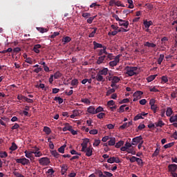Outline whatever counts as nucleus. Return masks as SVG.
<instances>
[{
    "mask_svg": "<svg viewBox=\"0 0 177 177\" xmlns=\"http://www.w3.org/2000/svg\"><path fill=\"white\" fill-rule=\"evenodd\" d=\"M39 163L43 167H46V165H49V164H50V159L48 157L41 158L39 159Z\"/></svg>",
    "mask_w": 177,
    "mask_h": 177,
    "instance_id": "nucleus-3",
    "label": "nucleus"
},
{
    "mask_svg": "<svg viewBox=\"0 0 177 177\" xmlns=\"http://www.w3.org/2000/svg\"><path fill=\"white\" fill-rule=\"evenodd\" d=\"M82 146V149L81 151H85V150H86V149H88V145H86V144H81Z\"/></svg>",
    "mask_w": 177,
    "mask_h": 177,
    "instance_id": "nucleus-56",
    "label": "nucleus"
},
{
    "mask_svg": "<svg viewBox=\"0 0 177 177\" xmlns=\"http://www.w3.org/2000/svg\"><path fill=\"white\" fill-rule=\"evenodd\" d=\"M78 84H79V82L77 79H73L72 81H71V85L72 86H78Z\"/></svg>",
    "mask_w": 177,
    "mask_h": 177,
    "instance_id": "nucleus-31",
    "label": "nucleus"
},
{
    "mask_svg": "<svg viewBox=\"0 0 177 177\" xmlns=\"http://www.w3.org/2000/svg\"><path fill=\"white\" fill-rule=\"evenodd\" d=\"M136 160H138V158H136V156H132L129 158L130 162H136Z\"/></svg>",
    "mask_w": 177,
    "mask_h": 177,
    "instance_id": "nucleus-63",
    "label": "nucleus"
},
{
    "mask_svg": "<svg viewBox=\"0 0 177 177\" xmlns=\"http://www.w3.org/2000/svg\"><path fill=\"white\" fill-rule=\"evenodd\" d=\"M164 60V55L160 54L159 58L158 59V64H161Z\"/></svg>",
    "mask_w": 177,
    "mask_h": 177,
    "instance_id": "nucleus-40",
    "label": "nucleus"
},
{
    "mask_svg": "<svg viewBox=\"0 0 177 177\" xmlns=\"http://www.w3.org/2000/svg\"><path fill=\"white\" fill-rule=\"evenodd\" d=\"M37 30H38V31L41 32V34H44V32H48V29H46V28H38Z\"/></svg>",
    "mask_w": 177,
    "mask_h": 177,
    "instance_id": "nucleus-54",
    "label": "nucleus"
},
{
    "mask_svg": "<svg viewBox=\"0 0 177 177\" xmlns=\"http://www.w3.org/2000/svg\"><path fill=\"white\" fill-rule=\"evenodd\" d=\"M174 146V142H170L164 145V149H169Z\"/></svg>",
    "mask_w": 177,
    "mask_h": 177,
    "instance_id": "nucleus-53",
    "label": "nucleus"
},
{
    "mask_svg": "<svg viewBox=\"0 0 177 177\" xmlns=\"http://www.w3.org/2000/svg\"><path fill=\"white\" fill-rule=\"evenodd\" d=\"M54 100L55 102H58L59 104H62V103H63V98L60 97H55Z\"/></svg>",
    "mask_w": 177,
    "mask_h": 177,
    "instance_id": "nucleus-36",
    "label": "nucleus"
},
{
    "mask_svg": "<svg viewBox=\"0 0 177 177\" xmlns=\"http://www.w3.org/2000/svg\"><path fill=\"white\" fill-rule=\"evenodd\" d=\"M155 125L156 127H160V128H162V127H164V125H165V123H164V122H162V120H159L158 121V122H155Z\"/></svg>",
    "mask_w": 177,
    "mask_h": 177,
    "instance_id": "nucleus-20",
    "label": "nucleus"
},
{
    "mask_svg": "<svg viewBox=\"0 0 177 177\" xmlns=\"http://www.w3.org/2000/svg\"><path fill=\"white\" fill-rule=\"evenodd\" d=\"M93 148L88 147L86 149H85V151H83V153H86V156L87 157H91L93 153Z\"/></svg>",
    "mask_w": 177,
    "mask_h": 177,
    "instance_id": "nucleus-9",
    "label": "nucleus"
},
{
    "mask_svg": "<svg viewBox=\"0 0 177 177\" xmlns=\"http://www.w3.org/2000/svg\"><path fill=\"white\" fill-rule=\"evenodd\" d=\"M41 71H42V68H36L33 70V73H36V74L41 73Z\"/></svg>",
    "mask_w": 177,
    "mask_h": 177,
    "instance_id": "nucleus-61",
    "label": "nucleus"
},
{
    "mask_svg": "<svg viewBox=\"0 0 177 177\" xmlns=\"http://www.w3.org/2000/svg\"><path fill=\"white\" fill-rule=\"evenodd\" d=\"M92 30H93V31L88 35L89 38H93V37H95V34H96V32L97 31V28H92Z\"/></svg>",
    "mask_w": 177,
    "mask_h": 177,
    "instance_id": "nucleus-24",
    "label": "nucleus"
},
{
    "mask_svg": "<svg viewBox=\"0 0 177 177\" xmlns=\"http://www.w3.org/2000/svg\"><path fill=\"white\" fill-rule=\"evenodd\" d=\"M66 145H62L58 149L59 153H64V149H66Z\"/></svg>",
    "mask_w": 177,
    "mask_h": 177,
    "instance_id": "nucleus-42",
    "label": "nucleus"
},
{
    "mask_svg": "<svg viewBox=\"0 0 177 177\" xmlns=\"http://www.w3.org/2000/svg\"><path fill=\"white\" fill-rule=\"evenodd\" d=\"M93 146H99L100 145V140H95V142H93Z\"/></svg>",
    "mask_w": 177,
    "mask_h": 177,
    "instance_id": "nucleus-64",
    "label": "nucleus"
},
{
    "mask_svg": "<svg viewBox=\"0 0 177 177\" xmlns=\"http://www.w3.org/2000/svg\"><path fill=\"white\" fill-rule=\"evenodd\" d=\"M125 74L129 77H133V75H138V67L137 66H126L124 68Z\"/></svg>",
    "mask_w": 177,
    "mask_h": 177,
    "instance_id": "nucleus-1",
    "label": "nucleus"
},
{
    "mask_svg": "<svg viewBox=\"0 0 177 177\" xmlns=\"http://www.w3.org/2000/svg\"><path fill=\"white\" fill-rule=\"evenodd\" d=\"M108 73L109 68H104L103 69L99 71L98 74H100L101 75H107Z\"/></svg>",
    "mask_w": 177,
    "mask_h": 177,
    "instance_id": "nucleus-15",
    "label": "nucleus"
},
{
    "mask_svg": "<svg viewBox=\"0 0 177 177\" xmlns=\"http://www.w3.org/2000/svg\"><path fill=\"white\" fill-rule=\"evenodd\" d=\"M142 95H143V92L138 91L133 93V97H138V99L142 98Z\"/></svg>",
    "mask_w": 177,
    "mask_h": 177,
    "instance_id": "nucleus-16",
    "label": "nucleus"
},
{
    "mask_svg": "<svg viewBox=\"0 0 177 177\" xmlns=\"http://www.w3.org/2000/svg\"><path fill=\"white\" fill-rule=\"evenodd\" d=\"M41 47L42 46H41V44H35L32 50L35 52V53H39V49H41Z\"/></svg>",
    "mask_w": 177,
    "mask_h": 177,
    "instance_id": "nucleus-14",
    "label": "nucleus"
},
{
    "mask_svg": "<svg viewBox=\"0 0 177 177\" xmlns=\"http://www.w3.org/2000/svg\"><path fill=\"white\" fill-rule=\"evenodd\" d=\"M115 92V89L114 88H110L109 90L107 91L106 92V96H110L111 93H114Z\"/></svg>",
    "mask_w": 177,
    "mask_h": 177,
    "instance_id": "nucleus-50",
    "label": "nucleus"
},
{
    "mask_svg": "<svg viewBox=\"0 0 177 177\" xmlns=\"http://www.w3.org/2000/svg\"><path fill=\"white\" fill-rule=\"evenodd\" d=\"M138 164V165H140V167H143V160L139 158H137V160L136 161Z\"/></svg>",
    "mask_w": 177,
    "mask_h": 177,
    "instance_id": "nucleus-43",
    "label": "nucleus"
},
{
    "mask_svg": "<svg viewBox=\"0 0 177 177\" xmlns=\"http://www.w3.org/2000/svg\"><path fill=\"white\" fill-rule=\"evenodd\" d=\"M42 156V152L41 151H35V157H41Z\"/></svg>",
    "mask_w": 177,
    "mask_h": 177,
    "instance_id": "nucleus-62",
    "label": "nucleus"
},
{
    "mask_svg": "<svg viewBox=\"0 0 177 177\" xmlns=\"http://www.w3.org/2000/svg\"><path fill=\"white\" fill-rule=\"evenodd\" d=\"M93 44L94 46L93 49H97L99 48H104V46H103V45L102 44H99L97 42H96L95 41H94L93 42Z\"/></svg>",
    "mask_w": 177,
    "mask_h": 177,
    "instance_id": "nucleus-21",
    "label": "nucleus"
},
{
    "mask_svg": "<svg viewBox=\"0 0 177 177\" xmlns=\"http://www.w3.org/2000/svg\"><path fill=\"white\" fill-rule=\"evenodd\" d=\"M167 168H168L169 172H170L171 174H174L176 172L177 165L176 164L169 165Z\"/></svg>",
    "mask_w": 177,
    "mask_h": 177,
    "instance_id": "nucleus-8",
    "label": "nucleus"
},
{
    "mask_svg": "<svg viewBox=\"0 0 177 177\" xmlns=\"http://www.w3.org/2000/svg\"><path fill=\"white\" fill-rule=\"evenodd\" d=\"M144 26L145 27V28H149L150 26H153V21H144Z\"/></svg>",
    "mask_w": 177,
    "mask_h": 177,
    "instance_id": "nucleus-22",
    "label": "nucleus"
},
{
    "mask_svg": "<svg viewBox=\"0 0 177 177\" xmlns=\"http://www.w3.org/2000/svg\"><path fill=\"white\" fill-rule=\"evenodd\" d=\"M162 82L161 84H167L168 82V77L164 75L161 77Z\"/></svg>",
    "mask_w": 177,
    "mask_h": 177,
    "instance_id": "nucleus-39",
    "label": "nucleus"
},
{
    "mask_svg": "<svg viewBox=\"0 0 177 177\" xmlns=\"http://www.w3.org/2000/svg\"><path fill=\"white\" fill-rule=\"evenodd\" d=\"M55 80H59L62 77V73L59 71H57L53 75Z\"/></svg>",
    "mask_w": 177,
    "mask_h": 177,
    "instance_id": "nucleus-32",
    "label": "nucleus"
},
{
    "mask_svg": "<svg viewBox=\"0 0 177 177\" xmlns=\"http://www.w3.org/2000/svg\"><path fill=\"white\" fill-rule=\"evenodd\" d=\"M104 115H106V113H100L98 115H97V117L100 120H102V118H104Z\"/></svg>",
    "mask_w": 177,
    "mask_h": 177,
    "instance_id": "nucleus-59",
    "label": "nucleus"
},
{
    "mask_svg": "<svg viewBox=\"0 0 177 177\" xmlns=\"http://www.w3.org/2000/svg\"><path fill=\"white\" fill-rule=\"evenodd\" d=\"M70 41H71V37L67 36V37H65L62 39V41L63 42H65L66 44L70 42Z\"/></svg>",
    "mask_w": 177,
    "mask_h": 177,
    "instance_id": "nucleus-45",
    "label": "nucleus"
},
{
    "mask_svg": "<svg viewBox=\"0 0 177 177\" xmlns=\"http://www.w3.org/2000/svg\"><path fill=\"white\" fill-rule=\"evenodd\" d=\"M106 60H113V59H115L114 58V55L111 53H107V54H106Z\"/></svg>",
    "mask_w": 177,
    "mask_h": 177,
    "instance_id": "nucleus-25",
    "label": "nucleus"
},
{
    "mask_svg": "<svg viewBox=\"0 0 177 177\" xmlns=\"http://www.w3.org/2000/svg\"><path fill=\"white\" fill-rule=\"evenodd\" d=\"M102 111H104V109L102 106H98L95 109V114H97V113H102Z\"/></svg>",
    "mask_w": 177,
    "mask_h": 177,
    "instance_id": "nucleus-49",
    "label": "nucleus"
},
{
    "mask_svg": "<svg viewBox=\"0 0 177 177\" xmlns=\"http://www.w3.org/2000/svg\"><path fill=\"white\" fill-rule=\"evenodd\" d=\"M107 162H109V164H114V162H115L116 164H120L121 162V160L119 158L113 156L108 158Z\"/></svg>",
    "mask_w": 177,
    "mask_h": 177,
    "instance_id": "nucleus-5",
    "label": "nucleus"
},
{
    "mask_svg": "<svg viewBox=\"0 0 177 177\" xmlns=\"http://www.w3.org/2000/svg\"><path fill=\"white\" fill-rule=\"evenodd\" d=\"M25 156L27 158H31V157H32V155L31 154V153H30V151H25Z\"/></svg>",
    "mask_w": 177,
    "mask_h": 177,
    "instance_id": "nucleus-52",
    "label": "nucleus"
},
{
    "mask_svg": "<svg viewBox=\"0 0 177 177\" xmlns=\"http://www.w3.org/2000/svg\"><path fill=\"white\" fill-rule=\"evenodd\" d=\"M112 82H115V84L120 82V78L117 76H114L112 79Z\"/></svg>",
    "mask_w": 177,
    "mask_h": 177,
    "instance_id": "nucleus-55",
    "label": "nucleus"
},
{
    "mask_svg": "<svg viewBox=\"0 0 177 177\" xmlns=\"http://www.w3.org/2000/svg\"><path fill=\"white\" fill-rule=\"evenodd\" d=\"M95 174L97 175L99 177H111L113 176V174L109 171H104L102 173V170H97L95 171Z\"/></svg>",
    "mask_w": 177,
    "mask_h": 177,
    "instance_id": "nucleus-2",
    "label": "nucleus"
},
{
    "mask_svg": "<svg viewBox=\"0 0 177 177\" xmlns=\"http://www.w3.org/2000/svg\"><path fill=\"white\" fill-rule=\"evenodd\" d=\"M82 16L84 19H88V18L91 17V13H89V12H84V13H82Z\"/></svg>",
    "mask_w": 177,
    "mask_h": 177,
    "instance_id": "nucleus-46",
    "label": "nucleus"
},
{
    "mask_svg": "<svg viewBox=\"0 0 177 177\" xmlns=\"http://www.w3.org/2000/svg\"><path fill=\"white\" fill-rule=\"evenodd\" d=\"M51 154L55 158H59V157H60V155H59V152H57L56 151H52Z\"/></svg>",
    "mask_w": 177,
    "mask_h": 177,
    "instance_id": "nucleus-37",
    "label": "nucleus"
},
{
    "mask_svg": "<svg viewBox=\"0 0 177 177\" xmlns=\"http://www.w3.org/2000/svg\"><path fill=\"white\" fill-rule=\"evenodd\" d=\"M102 75L97 73L95 77L97 81H98L99 82H104V77H103Z\"/></svg>",
    "mask_w": 177,
    "mask_h": 177,
    "instance_id": "nucleus-18",
    "label": "nucleus"
},
{
    "mask_svg": "<svg viewBox=\"0 0 177 177\" xmlns=\"http://www.w3.org/2000/svg\"><path fill=\"white\" fill-rule=\"evenodd\" d=\"M123 145H124V141L120 140L115 144V147H116V149H120L121 146H123Z\"/></svg>",
    "mask_w": 177,
    "mask_h": 177,
    "instance_id": "nucleus-35",
    "label": "nucleus"
},
{
    "mask_svg": "<svg viewBox=\"0 0 177 177\" xmlns=\"http://www.w3.org/2000/svg\"><path fill=\"white\" fill-rule=\"evenodd\" d=\"M120 63V55H117L113 61L109 62L110 67H115Z\"/></svg>",
    "mask_w": 177,
    "mask_h": 177,
    "instance_id": "nucleus-7",
    "label": "nucleus"
},
{
    "mask_svg": "<svg viewBox=\"0 0 177 177\" xmlns=\"http://www.w3.org/2000/svg\"><path fill=\"white\" fill-rule=\"evenodd\" d=\"M125 107H127L126 104L120 106V107L118 109V113H120V114H121V113H124L125 111Z\"/></svg>",
    "mask_w": 177,
    "mask_h": 177,
    "instance_id": "nucleus-27",
    "label": "nucleus"
},
{
    "mask_svg": "<svg viewBox=\"0 0 177 177\" xmlns=\"http://www.w3.org/2000/svg\"><path fill=\"white\" fill-rule=\"evenodd\" d=\"M134 121H138V120H143V117L140 113L138 114L136 116L133 118Z\"/></svg>",
    "mask_w": 177,
    "mask_h": 177,
    "instance_id": "nucleus-47",
    "label": "nucleus"
},
{
    "mask_svg": "<svg viewBox=\"0 0 177 177\" xmlns=\"http://www.w3.org/2000/svg\"><path fill=\"white\" fill-rule=\"evenodd\" d=\"M156 77H157V75H151L147 77V81L148 82H151V81H154V80H156Z\"/></svg>",
    "mask_w": 177,
    "mask_h": 177,
    "instance_id": "nucleus-26",
    "label": "nucleus"
},
{
    "mask_svg": "<svg viewBox=\"0 0 177 177\" xmlns=\"http://www.w3.org/2000/svg\"><path fill=\"white\" fill-rule=\"evenodd\" d=\"M158 109V106L156 104L151 105V109L153 111L154 113H157V109Z\"/></svg>",
    "mask_w": 177,
    "mask_h": 177,
    "instance_id": "nucleus-44",
    "label": "nucleus"
},
{
    "mask_svg": "<svg viewBox=\"0 0 177 177\" xmlns=\"http://www.w3.org/2000/svg\"><path fill=\"white\" fill-rule=\"evenodd\" d=\"M57 35H60V32H54L53 33V35H51L50 36V38H56V37H57Z\"/></svg>",
    "mask_w": 177,
    "mask_h": 177,
    "instance_id": "nucleus-57",
    "label": "nucleus"
},
{
    "mask_svg": "<svg viewBox=\"0 0 177 177\" xmlns=\"http://www.w3.org/2000/svg\"><path fill=\"white\" fill-rule=\"evenodd\" d=\"M150 92H160V90L157 89L156 86L153 87H149Z\"/></svg>",
    "mask_w": 177,
    "mask_h": 177,
    "instance_id": "nucleus-58",
    "label": "nucleus"
},
{
    "mask_svg": "<svg viewBox=\"0 0 177 177\" xmlns=\"http://www.w3.org/2000/svg\"><path fill=\"white\" fill-rule=\"evenodd\" d=\"M65 125H66V127H64L62 129L63 132H66V131H69V132H71L73 127L70 126V124L68 123H66Z\"/></svg>",
    "mask_w": 177,
    "mask_h": 177,
    "instance_id": "nucleus-17",
    "label": "nucleus"
},
{
    "mask_svg": "<svg viewBox=\"0 0 177 177\" xmlns=\"http://www.w3.org/2000/svg\"><path fill=\"white\" fill-rule=\"evenodd\" d=\"M144 46H147L148 48H156L157 45L154 43H150L149 41H147L144 44Z\"/></svg>",
    "mask_w": 177,
    "mask_h": 177,
    "instance_id": "nucleus-19",
    "label": "nucleus"
},
{
    "mask_svg": "<svg viewBox=\"0 0 177 177\" xmlns=\"http://www.w3.org/2000/svg\"><path fill=\"white\" fill-rule=\"evenodd\" d=\"M67 169H68V167H67V165H63L62 167V175H64V174H66L67 172Z\"/></svg>",
    "mask_w": 177,
    "mask_h": 177,
    "instance_id": "nucleus-29",
    "label": "nucleus"
},
{
    "mask_svg": "<svg viewBox=\"0 0 177 177\" xmlns=\"http://www.w3.org/2000/svg\"><path fill=\"white\" fill-rule=\"evenodd\" d=\"M106 60V55L100 56L96 62L97 64H102Z\"/></svg>",
    "mask_w": 177,
    "mask_h": 177,
    "instance_id": "nucleus-12",
    "label": "nucleus"
},
{
    "mask_svg": "<svg viewBox=\"0 0 177 177\" xmlns=\"http://www.w3.org/2000/svg\"><path fill=\"white\" fill-rule=\"evenodd\" d=\"M8 153L6 151H0V158H6Z\"/></svg>",
    "mask_w": 177,
    "mask_h": 177,
    "instance_id": "nucleus-34",
    "label": "nucleus"
},
{
    "mask_svg": "<svg viewBox=\"0 0 177 177\" xmlns=\"http://www.w3.org/2000/svg\"><path fill=\"white\" fill-rule=\"evenodd\" d=\"M10 150H11V151H15V150H17V145H16V143H12V145L10 147Z\"/></svg>",
    "mask_w": 177,
    "mask_h": 177,
    "instance_id": "nucleus-33",
    "label": "nucleus"
},
{
    "mask_svg": "<svg viewBox=\"0 0 177 177\" xmlns=\"http://www.w3.org/2000/svg\"><path fill=\"white\" fill-rule=\"evenodd\" d=\"M108 145L109 146H114L115 145V138H111Z\"/></svg>",
    "mask_w": 177,
    "mask_h": 177,
    "instance_id": "nucleus-28",
    "label": "nucleus"
},
{
    "mask_svg": "<svg viewBox=\"0 0 177 177\" xmlns=\"http://www.w3.org/2000/svg\"><path fill=\"white\" fill-rule=\"evenodd\" d=\"M127 3H129L128 8L129 9H133V1L127 0Z\"/></svg>",
    "mask_w": 177,
    "mask_h": 177,
    "instance_id": "nucleus-41",
    "label": "nucleus"
},
{
    "mask_svg": "<svg viewBox=\"0 0 177 177\" xmlns=\"http://www.w3.org/2000/svg\"><path fill=\"white\" fill-rule=\"evenodd\" d=\"M128 128V122H124L122 125L120 127V129H125Z\"/></svg>",
    "mask_w": 177,
    "mask_h": 177,
    "instance_id": "nucleus-60",
    "label": "nucleus"
},
{
    "mask_svg": "<svg viewBox=\"0 0 177 177\" xmlns=\"http://www.w3.org/2000/svg\"><path fill=\"white\" fill-rule=\"evenodd\" d=\"M43 131L46 135H50L52 133V130L48 127H44Z\"/></svg>",
    "mask_w": 177,
    "mask_h": 177,
    "instance_id": "nucleus-23",
    "label": "nucleus"
},
{
    "mask_svg": "<svg viewBox=\"0 0 177 177\" xmlns=\"http://www.w3.org/2000/svg\"><path fill=\"white\" fill-rule=\"evenodd\" d=\"M142 140H143V138H142V136H137L133 138L131 145L133 146H136L138 143H141Z\"/></svg>",
    "mask_w": 177,
    "mask_h": 177,
    "instance_id": "nucleus-6",
    "label": "nucleus"
},
{
    "mask_svg": "<svg viewBox=\"0 0 177 177\" xmlns=\"http://www.w3.org/2000/svg\"><path fill=\"white\" fill-rule=\"evenodd\" d=\"M81 102H82V103H85L86 104H91V100H89V99H88V98L82 99V100H81Z\"/></svg>",
    "mask_w": 177,
    "mask_h": 177,
    "instance_id": "nucleus-51",
    "label": "nucleus"
},
{
    "mask_svg": "<svg viewBox=\"0 0 177 177\" xmlns=\"http://www.w3.org/2000/svg\"><path fill=\"white\" fill-rule=\"evenodd\" d=\"M102 48L103 49L98 50V56H103V54L107 55V50H106L107 47L104 46Z\"/></svg>",
    "mask_w": 177,
    "mask_h": 177,
    "instance_id": "nucleus-13",
    "label": "nucleus"
},
{
    "mask_svg": "<svg viewBox=\"0 0 177 177\" xmlns=\"http://www.w3.org/2000/svg\"><path fill=\"white\" fill-rule=\"evenodd\" d=\"M170 122H177V115L171 116L169 119Z\"/></svg>",
    "mask_w": 177,
    "mask_h": 177,
    "instance_id": "nucleus-48",
    "label": "nucleus"
},
{
    "mask_svg": "<svg viewBox=\"0 0 177 177\" xmlns=\"http://www.w3.org/2000/svg\"><path fill=\"white\" fill-rule=\"evenodd\" d=\"M97 15L94 16V17H90L88 19H87V23L88 24H92L93 20H95V19H96Z\"/></svg>",
    "mask_w": 177,
    "mask_h": 177,
    "instance_id": "nucleus-38",
    "label": "nucleus"
},
{
    "mask_svg": "<svg viewBox=\"0 0 177 177\" xmlns=\"http://www.w3.org/2000/svg\"><path fill=\"white\" fill-rule=\"evenodd\" d=\"M16 162L18 164H21L22 165H28L30 164V160L24 158H19L16 159Z\"/></svg>",
    "mask_w": 177,
    "mask_h": 177,
    "instance_id": "nucleus-4",
    "label": "nucleus"
},
{
    "mask_svg": "<svg viewBox=\"0 0 177 177\" xmlns=\"http://www.w3.org/2000/svg\"><path fill=\"white\" fill-rule=\"evenodd\" d=\"M87 113L95 115L96 114V109H95V106H90L88 108H87Z\"/></svg>",
    "mask_w": 177,
    "mask_h": 177,
    "instance_id": "nucleus-11",
    "label": "nucleus"
},
{
    "mask_svg": "<svg viewBox=\"0 0 177 177\" xmlns=\"http://www.w3.org/2000/svg\"><path fill=\"white\" fill-rule=\"evenodd\" d=\"M119 26L127 28L128 27V26H129V21L120 19L119 21Z\"/></svg>",
    "mask_w": 177,
    "mask_h": 177,
    "instance_id": "nucleus-10",
    "label": "nucleus"
},
{
    "mask_svg": "<svg viewBox=\"0 0 177 177\" xmlns=\"http://www.w3.org/2000/svg\"><path fill=\"white\" fill-rule=\"evenodd\" d=\"M166 115L167 117H171L172 115V109L171 107H168L166 111Z\"/></svg>",
    "mask_w": 177,
    "mask_h": 177,
    "instance_id": "nucleus-30",
    "label": "nucleus"
}]
</instances>
